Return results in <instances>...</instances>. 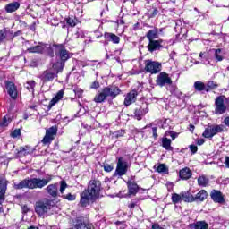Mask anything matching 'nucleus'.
<instances>
[{
    "label": "nucleus",
    "instance_id": "f257e3e1",
    "mask_svg": "<svg viewBox=\"0 0 229 229\" xmlns=\"http://www.w3.org/2000/svg\"><path fill=\"white\" fill-rule=\"evenodd\" d=\"M99 192H101V182L91 180L89 183L88 189L81 194V205L86 207L89 201L98 198Z\"/></svg>",
    "mask_w": 229,
    "mask_h": 229
},
{
    "label": "nucleus",
    "instance_id": "f03ea898",
    "mask_svg": "<svg viewBox=\"0 0 229 229\" xmlns=\"http://www.w3.org/2000/svg\"><path fill=\"white\" fill-rule=\"evenodd\" d=\"M53 177L49 175L47 179H40V178H27L21 181L18 183H14L13 188L16 190L21 189H44L46 185L50 183Z\"/></svg>",
    "mask_w": 229,
    "mask_h": 229
},
{
    "label": "nucleus",
    "instance_id": "7ed1b4c3",
    "mask_svg": "<svg viewBox=\"0 0 229 229\" xmlns=\"http://www.w3.org/2000/svg\"><path fill=\"white\" fill-rule=\"evenodd\" d=\"M121 94V89L115 85H109L102 89L101 91H98L93 101L95 103H105L106 98H111V99H115V97Z\"/></svg>",
    "mask_w": 229,
    "mask_h": 229
},
{
    "label": "nucleus",
    "instance_id": "20e7f679",
    "mask_svg": "<svg viewBox=\"0 0 229 229\" xmlns=\"http://www.w3.org/2000/svg\"><path fill=\"white\" fill-rule=\"evenodd\" d=\"M29 53H38V55H47L50 58H55V50L53 45L39 42L38 45L29 47Z\"/></svg>",
    "mask_w": 229,
    "mask_h": 229
},
{
    "label": "nucleus",
    "instance_id": "39448f33",
    "mask_svg": "<svg viewBox=\"0 0 229 229\" xmlns=\"http://www.w3.org/2000/svg\"><path fill=\"white\" fill-rule=\"evenodd\" d=\"M55 48V57L59 62L65 64L67 60L72 58V53L65 49V45L64 44H53L52 49Z\"/></svg>",
    "mask_w": 229,
    "mask_h": 229
},
{
    "label": "nucleus",
    "instance_id": "423d86ee",
    "mask_svg": "<svg viewBox=\"0 0 229 229\" xmlns=\"http://www.w3.org/2000/svg\"><path fill=\"white\" fill-rule=\"evenodd\" d=\"M226 101V97L225 95H221L216 98L215 99V114L216 115H223V114L226 113L228 106L225 104Z\"/></svg>",
    "mask_w": 229,
    "mask_h": 229
},
{
    "label": "nucleus",
    "instance_id": "0eeeda50",
    "mask_svg": "<svg viewBox=\"0 0 229 229\" xmlns=\"http://www.w3.org/2000/svg\"><path fill=\"white\" fill-rule=\"evenodd\" d=\"M223 131H225L223 125H208L202 133V137L205 139H212L215 135L223 133Z\"/></svg>",
    "mask_w": 229,
    "mask_h": 229
},
{
    "label": "nucleus",
    "instance_id": "6e6552de",
    "mask_svg": "<svg viewBox=\"0 0 229 229\" xmlns=\"http://www.w3.org/2000/svg\"><path fill=\"white\" fill-rule=\"evenodd\" d=\"M145 71L150 74H158L162 71V64L148 59L145 61Z\"/></svg>",
    "mask_w": 229,
    "mask_h": 229
},
{
    "label": "nucleus",
    "instance_id": "1a4fd4ad",
    "mask_svg": "<svg viewBox=\"0 0 229 229\" xmlns=\"http://www.w3.org/2000/svg\"><path fill=\"white\" fill-rule=\"evenodd\" d=\"M128 173V161L124 157H119L114 176H124Z\"/></svg>",
    "mask_w": 229,
    "mask_h": 229
},
{
    "label": "nucleus",
    "instance_id": "9d476101",
    "mask_svg": "<svg viewBox=\"0 0 229 229\" xmlns=\"http://www.w3.org/2000/svg\"><path fill=\"white\" fill-rule=\"evenodd\" d=\"M51 203H53V201L49 199L38 202L35 208L36 214L38 216H44V214H46L47 210L51 208Z\"/></svg>",
    "mask_w": 229,
    "mask_h": 229
},
{
    "label": "nucleus",
    "instance_id": "9b49d317",
    "mask_svg": "<svg viewBox=\"0 0 229 229\" xmlns=\"http://www.w3.org/2000/svg\"><path fill=\"white\" fill-rule=\"evenodd\" d=\"M57 133H58V127L56 125H54L48 128L46 131V135L44 136L42 142L44 144H51V142L54 141L55 139L56 138Z\"/></svg>",
    "mask_w": 229,
    "mask_h": 229
},
{
    "label": "nucleus",
    "instance_id": "f8f14e48",
    "mask_svg": "<svg viewBox=\"0 0 229 229\" xmlns=\"http://www.w3.org/2000/svg\"><path fill=\"white\" fill-rule=\"evenodd\" d=\"M156 83L158 87H165V85H171L173 83V80L169 77V74L162 72L157 75Z\"/></svg>",
    "mask_w": 229,
    "mask_h": 229
},
{
    "label": "nucleus",
    "instance_id": "ddd939ff",
    "mask_svg": "<svg viewBox=\"0 0 229 229\" xmlns=\"http://www.w3.org/2000/svg\"><path fill=\"white\" fill-rule=\"evenodd\" d=\"M55 76H57L56 73H55L50 68L43 72L39 78L44 83H47V81H53L55 80Z\"/></svg>",
    "mask_w": 229,
    "mask_h": 229
},
{
    "label": "nucleus",
    "instance_id": "4468645a",
    "mask_svg": "<svg viewBox=\"0 0 229 229\" xmlns=\"http://www.w3.org/2000/svg\"><path fill=\"white\" fill-rule=\"evenodd\" d=\"M137 96H139V92H137L136 89L129 92L124 99L125 106H130V105L135 103V101H137Z\"/></svg>",
    "mask_w": 229,
    "mask_h": 229
},
{
    "label": "nucleus",
    "instance_id": "2eb2a0df",
    "mask_svg": "<svg viewBox=\"0 0 229 229\" xmlns=\"http://www.w3.org/2000/svg\"><path fill=\"white\" fill-rule=\"evenodd\" d=\"M104 38L106 40L105 46H108V42H112L113 44H119L121 42V38L112 32H106Z\"/></svg>",
    "mask_w": 229,
    "mask_h": 229
},
{
    "label": "nucleus",
    "instance_id": "dca6fc26",
    "mask_svg": "<svg viewBox=\"0 0 229 229\" xmlns=\"http://www.w3.org/2000/svg\"><path fill=\"white\" fill-rule=\"evenodd\" d=\"M163 39L152 40L148 42V49L149 53H154V51H158L162 49Z\"/></svg>",
    "mask_w": 229,
    "mask_h": 229
},
{
    "label": "nucleus",
    "instance_id": "f3484780",
    "mask_svg": "<svg viewBox=\"0 0 229 229\" xmlns=\"http://www.w3.org/2000/svg\"><path fill=\"white\" fill-rule=\"evenodd\" d=\"M211 199L215 203H225V197L223 196V193L219 190H213L210 192Z\"/></svg>",
    "mask_w": 229,
    "mask_h": 229
},
{
    "label": "nucleus",
    "instance_id": "a211bd4d",
    "mask_svg": "<svg viewBox=\"0 0 229 229\" xmlns=\"http://www.w3.org/2000/svg\"><path fill=\"white\" fill-rule=\"evenodd\" d=\"M5 87L7 89V93L9 94L10 98H12V99H16L17 87L15 86V84L12 81H7Z\"/></svg>",
    "mask_w": 229,
    "mask_h": 229
},
{
    "label": "nucleus",
    "instance_id": "6ab92c4d",
    "mask_svg": "<svg viewBox=\"0 0 229 229\" xmlns=\"http://www.w3.org/2000/svg\"><path fill=\"white\" fill-rule=\"evenodd\" d=\"M46 191L52 198H58V183L48 185L46 188Z\"/></svg>",
    "mask_w": 229,
    "mask_h": 229
},
{
    "label": "nucleus",
    "instance_id": "aec40b11",
    "mask_svg": "<svg viewBox=\"0 0 229 229\" xmlns=\"http://www.w3.org/2000/svg\"><path fill=\"white\" fill-rule=\"evenodd\" d=\"M19 8H21V3L12 2L5 5L4 10L7 13H13V12H17Z\"/></svg>",
    "mask_w": 229,
    "mask_h": 229
},
{
    "label": "nucleus",
    "instance_id": "412c9836",
    "mask_svg": "<svg viewBox=\"0 0 229 229\" xmlns=\"http://www.w3.org/2000/svg\"><path fill=\"white\" fill-rule=\"evenodd\" d=\"M70 229H94L92 225L85 224L81 220H76Z\"/></svg>",
    "mask_w": 229,
    "mask_h": 229
},
{
    "label": "nucleus",
    "instance_id": "4be33fe9",
    "mask_svg": "<svg viewBox=\"0 0 229 229\" xmlns=\"http://www.w3.org/2000/svg\"><path fill=\"white\" fill-rule=\"evenodd\" d=\"M64 98V92L62 90L58 91L57 94L51 99L49 102L47 108L48 110H51L58 101H60Z\"/></svg>",
    "mask_w": 229,
    "mask_h": 229
},
{
    "label": "nucleus",
    "instance_id": "5701e85b",
    "mask_svg": "<svg viewBox=\"0 0 229 229\" xmlns=\"http://www.w3.org/2000/svg\"><path fill=\"white\" fill-rule=\"evenodd\" d=\"M15 151H16V157H18V158L26 157V156L30 155V153H31V149H30V147H28V146L21 147V148H17Z\"/></svg>",
    "mask_w": 229,
    "mask_h": 229
},
{
    "label": "nucleus",
    "instance_id": "b1692460",
    "mask_svg": "<svg viewBox=\"0 0 229 229\" xmlns=\"http://www.w3.org/2000/svg\"><path fill=\"white\" fill-rule=\"evenodd\" d=\"M64 67H65V63L58 60L53 64L52 68L50 69L55 73V75H58V72H62L64 71Z\"/></svg>",
    "mask_w": 229,
    "mask_h": 229
},
{
    "label": "nucleus",
    "instance_id": "393cba45",
    "mask_svg": "<svg viewBox=\"0 0 229 229\" xmlns=\"http://www.w3.org/2000/svg\"><path fill=\"white\" fill-rule=\"evenodd\" d=\"M148 112H149V109L148 108V104H143L140 108L135 110L134 114L136 117H138V119H142L143 115L145 114H148Z\"/></svg>",
    "mask_w": 229,
    "mask_h": 229
},
{
    "label": "nucleus",
    "instance_id": "a878e982",
    "mask_svg": "<svg viewBox=\"0 0 229 229\" xmlns=\"http://www.w3.org/2000/svg\"><path fill=\"white\" fill-rule=\"evenodd\" d=\"M179 176L182 180H189L192 176V172L189 167H185L180 170Z\"/></svg>",
    "mask_w": 229,
    "mask_h": 229
},
{
    "label": "nucleus",
    "instance_id": "bb28decb",
    "mask_svg": "<svg viewBox=\"0 0 229 229\" xmlns=\"http://www.w3.org/2000/svg\"><path fill=\"white\" fill-rule=\"evenodd\" d=\"M199 187H208L210 183V179L207 175H199L197 179Z\"/></svg>",
    "mask_w": 229,
    "mask_h": 229
},
{
    "label": "nucleus",
    "instance_id": "cd10ccee",
    "mask_svg": "<svg viewBox=\"0 0 229 229\" xmlns=\"http://www.w3.org/2000/svg\"><path fill=\"white\" fill-rule=\"evenodd\" d=\"M190 228L191 229H208V224L205 221H198L196 223L191 224Z\"/></svg>",
    "mask_w": 229,
    "mask_h": 229
},
{
    "label": "nucleus",
    "instance_id": "c85d7f7f",
    "mask_svg": "<svg viewBox=\"0 0 229 229\" xmlns=\"http://www.w3.org/2000/svg\"><path fill=\"white\" fill-rule=\"evenodd\" d=\"M167 90H169V92H171V94H173L174 96H176V98H182V91H180V89H178V87L174 84H169Z\"/></svg>",
    "mask_w": 229,
    "mask_h": 229
},
{
    "label": "nucleus",
    "instance_id": "c756f323",
    "mask_svg": "<svg viewBox=\"0 0 229 229\" xmlns=\"http://www.w3.org/2000/svg\"><path fill=\"white\" fill-rule=\"evenodd\" d=\"M146 37L148 42L155 40V38H158V29L154 28L153 30H148Z\"/></svg>",
    "mask_w": 229,
    "mask_h": 229
},
{
    "label": "nucleus",
    "instance_id": "7c9ffc66",
    "mask_svg": "<svg viewBox=\"0 0 229 229\" xmlns=\"http://www.w3.org/2000/svg\"><path fill=\"white\" fill-rule=\"evenodd\" d=\"M194 89L197 92H208V88L202 81L194 82Z\"/></svg>",
    "mask_w": 229,
    "mask_h": 229
},
{
    "label": "nucleus",
    "instance_id": "2f4dec72",
    "mask_svg": "<svg viewBox=\"0 0 229 229\" xmlns=\"http://www.w3.org/2000/svg\"><path fill=\"white\" fill-rule=\"evenodd\" d=\"M161 141L164 149H166V151H173V147L171 146V140L169 138L165 136L162 138Z\"/></svg>",
    "mask_w": 229,
    "mask_h": 229
},
{
    "label": "nucleus",
    "instance_id": "473e14b6",
    "mask_svg": "<svg viewBox=\"0 0 229 229\" xmlns=\"http://www.w3.org/2000/svg\"><path fill=\"white\" fill-rule=\"evenodd\" d=\"M208 194L207 193V191L201 190L199 192L196 194L194 197L195 201H205L207 199Z\"/></svg>",
    "mask_w": 229,
    "mask_h": 229
},
{
    "label": "nucleus",
    "instance_id": "72a5a7b5",
    "mask_svg": "<svg viewBox=\"0 0 229 229\" xmlns=\"http://www.w3.org/2000/svg\"><path fill=\"white\" fill-rule=\"evenodd\" d=\"M129 194H136L139 192V185L133 182H127Z\"/></svg>",
    "mask_w": 229,
    "mask_h": 229
},
{
    "label": "nucleus",
    "instance_id": "f704fd0d",
    "mask_svg": "<svg viewBox=\"0 0 229 229\" xmlns=\"http://www.w3.org/2000/svg\"><path fill=\"white\" fill-rule=\"evenodd\" d=\"M182 201H185L186 203H192L195 201L194 195L191 192H182Z\"/></svg>",
    "mask_w": 229,
    "mask_h": 229
},
{
    "label": "nucleus",
    "instance_id": "c9c22d12",
    "mask_svg": "<svg viewBox=\"0 0 229 229\" xmlns=\"http://www.w3.org/2000/svg\"><path fill=\"white\" fill-rule=\"evenodd\" d=\"M160 12L157 7H152L148 10L147 15L149 17V19H153L157 17V15H159Z\"/></svg>",
    "mask_w": 229,
    "mask_h": 229
},
{
    "label": "nucleus",
    "instance_id": "e433bc0d",
    "mask_svg": "<svg viewBox=\"0 0 229 229\" xmlns=\"http://www.w3.org/2000/svg\"><path fill=\"white\" fill-rule=\"evenodd\" d=\"M35 85H37L35 81H29L25 83L24 87L29 90V92H32L33 94L35 92Z\"/></svg>",
    "mask_w": 229,
    "mask_h": 229
},
{
    "label": "nucleus",
    "instance_id": "4c0bfd02",
    "mask_svg": "<svg viewBox=\"0 0 229 229\" xmlns=\"http://www.w3.org/2000/svg\"><path fill=\"white\" fill-rule=\"evenodd\" d=\"M182 199H183L182 193L181 194H178V193L172 194V203H174V205L180 203L182 201Z\"/></svg>",
    "mask_w": 229,
    "mask_h": 229
},
{
    "label": "nucleus",
    "instance_id": "58836bf2",
    "mask_svg": "<svg viewBox=\"0 0 229 229\" xmlns=\"http://www.w3.org/2000/svg\"><path fill=\"white\" fill-rule=\"evenodd\" d=\"M6 189H8V181L0 179V192L6 193Z\"/></svg>",
    "mask_w": 229,
    "mask_h": 229
},
{
    "label": "nucleus",
    "instance_id": "ea45409f",
    "mask_svg": "<svg viewBox=\"0 0 229 229\" xmlns=\"http://www.w3.org/2000/svg\"><path fill=\"white\" fill-rule=\"evenodd\" d=\"M12 123V119L10 118V116H4L2 120V122H0V127L1 128H6V126H8V124H10Z\"/></svg>",
    "mask_w": 229,
    "mask_h": 229
},
{
    "label": "nucleus",
    "instance_id": "a19ab883",
    "mask_svg": "<svg viewBox=\"0 0 229 229\" xmlns=\"http://www.w3.org/2000/svg\"><path fill=\"white\" fill-rule=\"evenodd\" d=\"M215 58L216 62H223V60L225 59V57L221 54V48L215 49Z\"/></svg>",
    "mask_w": 229,
    "mask_h": 229
},
{
    "label": "nucleus",
    "instance_id": "79ce46f5",
    "mask_svg": "<svg viewBox=\"0 0 229 229\" xmlns=\"http://www.w3.org/2000/svg\"><path fill=\"white\" fill-rule=\"evenodd\" d=\"M8 35H10V32L8 30H6L5 29L1 30H0V42L6 40V38H8Z\"/></svg>",
    "mask_w": 229,
    "mask_h": 229
},
{
    "label": "nucleus",
    "instance_id": "37998d69",
    "mask_svg": "<svg viewBox=\"0 0 229 229\" xmlns=\"http://www.w3.org/2000/svg\"><path fill=\"white\" fill-rule=\"evenodd\" d=\"M206 87L208 88V92H210V90H214V89H217V87H219V84H217V82H215L214 81H209L207 82Z\"/></svg>",
    "mask_w": 229,
    "mask_h": 229
},
{
    "label": "nucleus",
    "instance_id": "c03bdc74",
    "mask_svg": "<svg viewBox=\"0 0 229 229\" xmlns=\"http://www.w3.org/2000/svg\"><path fill=\"white\" fill-rule=\"evenodd\" d=\"M178 135H180V133L174 132L173 131H166L165 133V137H171L172 140H174V139H177Z\"/></svg>",
    "mask_w": 229,
    "mask_h": 229
},
{
    "label": "nucleus",
    "instance_id": "a18cd8bd",
    "mask_svg": "<svg viewBox=\"0 0 229 229\" xmlns=\"http://www.w3.org/2000/svg\"><path fill=\"white\" fill-rule=\"evenodd\" d=\"M124 133H126V131L120 130V131H114L113 135L114 137H115V139H120V137H124Z\"/></svg>",
    "mask_w": 229,
    "mask_h": 229
},
{
    "label": "nucleus",
    "instance_id": "49530a36",
    "mask_svg": "<svg viewBox=\"0 0 229 229\" xmlns=\"http://www.w3.org/2000/svg\"><path fill=\"white\" fill-rule=\"evenodd\" d=\"M68 185L67 182H65V181H61L60 182V192L61 194H64L65 192V190L67 189Z\"/></svg>",
    "mask_w": 229,
    "mask_h": 229
},
{
    "label": "nucleus",
    "instance_id": "de8ad7c7",
    "mask_svg": "<svg viewBox=\"0 0 229 229\" xmlns=\"http://www.w3.org/2000/svg\"><path fill=\"white\" fill-rule=\"evenodd\" d=\"M64 199H67L68 201H74L76 199V195H72L68 193L66 195H63Z\"/></svg>",
    "mask_w": 229,
    "mask_h": 229
},
{
    "label": "nucleus",
    "instance_id": "09e8293b",
    "mask_svg": "<svg viewBox=\"0 0 229 229\" xmlns=\"http://www.w3.org/2000/svg\"><path fill=\"white\" fill-rule=\"evenodd\" d=\"M157 173H165V171H167V167H165V165L160 164V165L157 166Z\"/></svg>",
    "mask_w": 229,
    "mask_h": 229
},
{
    "label": "nucleus",
    "instance_id": "8fccbe9b",
    "mask_svg": "<svg viewBox=\"0 0 229 229\" xmlns=\"http://www.w3.org/2000/svg\"><path fill=\"white\" fill-rule=\"evenodd\" d=\"M104 171H106V173H112V171H114V165L108 164L104 165Z\"/></svg>",
    "mask_w": 229,
    "mask_h": 229
},
{
    "label": "nucleus",
    "instance_id": "3c124183",
    "mask_svg": "<svg viewBox=\"0 0 229 229\" xmlns=\"http://www.w3.org/2000/svg\"><path fill=\"white\" fill-rule=\"evenodd\" d=\"M21 135V130L20 129H15L12 133H11V137H13V139H17V137H20Z\"/></svg>",
    "mask_w": 229,
    "mask_h": 229
},
{
    "label": "nucleus",
    "instance_id": "603ef678",
    "mask_svg": "<svg viewBox=\"0 0 229 229\" xmlns=\"http://www.w3.org/2000/svg\"><path fill=\"white\" fill-rule=\"evenodd\" d=\"M100 85H99V81H95L91 83L90 85V89H93L95 90H98V89H99Z\"/></svg>",
    "mask_w": 229,
    "mask_h": 229
},
{
    "label": "nucleus",
    "instance_id": "864d4df0",
    "mask_svg": "<svg viewBox=\"0 0 229 229\" xmlns=\"http://www.w3.org/2000/svg\"><path fill=\"white\" fill-rule=\"evenodd\" d=\"M189 148H190V151L192 153V155H195V153H198V146L190 145Z\"/></svg>",
    "mask_w": 229,
    "mask_h": 229
},
{
    "label": "nucleus",
    "instance_id": "5fc2aeb1",
    "mask_svg": "<svg viewBox=\"0 0 229 229\" xmlns=\"http://www.w3.org/2000/svg\"><path fill=\"white\" fill-rule=\"evenodd\" d=\"M67 24H69V26H71L72 28H74V26H76V21H74V19L72 18H68Z\"/></svg>",
    "mask_w": 229,
    "mask_h": 229
},
{
    "label": "nucleus",
    "instance_id": "6e6d98bb",
    "mask_svg": "<svg viewBox=\"0 0 229 229\" xmlns=\"http://www.w3.org/2000/svg\"><path fill=\"white\" fill-rule=\"evenodd\" d=\"M74 92H75V96H77V98H81V94H83V90H81V89H75Z\"/></svg>",
    "mask_w": 229,
    "mask_h": 229
},
{
    "label": "nucleus",
    "instance_id": "4d7b16f0",
    "mask_svg": "<svg viewBox=\"0 0 229 229\" xmlns=\"http://www.w3.org/2000/svg\"><path fill=\"white\" fill-rule=\"evenodd\" d=\"M157 130H158L157 127H153L152 128V133H153L154 139H157L158 138V134L157 133Z\"/></svg>",
    "mask_w": 229,
    "mask_h": 229
},
{
    "label": "nucleus",
    "instance_id": "13d9d810",
    "mask_svg": "<svg viewBox=\"0 0 229 229\" xmlns=\"http://www.w3.org/2000/svg\"><path fill=\"white\" fill-rule=\"evenodd\" d=\"M4 194L6 193L0 192V205H3V203H4Z\"/></svg>",
    "mask_w": 229,
    "mask_h": 229
},
{
    "label": "nucleus",
    "instance_id": "bf43d9fd",
    "mask_svg": "<svg viewBox=\"0 0 229 229\" xmlns=\"http://www.w3.org/2000/svg\"><path fill=\"white\" fill-rule=\"evenodd\" d=\"M197 144H198V146H203V144H205V140H203V139H199V140H197Z\"/></svg>",
    "mask_w": 229,
    "mask_h": 229
},
{
    "label": "nucleus",
    "instance_id": "052dcab7",
    "mask_svg": "<svg viewBox=\"0 0 229 229\" xmlns=\"http://www.w3.org/2000/svg\"><path fill=\"white\" fill-rule=\"evenodd\" d=\"M152 229H165V228L160 227V225L158 224H154L152 225Z\"/></svg>",
    "mask_w": 229,
    "mask_h": 229
},
{
    "label": "nucleus",
    "instance_id": "680f3d73",
    "mask_svg": "<svg viewBox=\"0 0 229 229\" xmlns=\"http://www.w3.org/2000/svg\"><path fill=\"white\" fill-rule=\"evenodd\" d=\"M224 124H225L227 126V128H229V116H227L224 119Z\"/></svg>",
    "mask_w": 229,
    "mask_h": 229
},
{
    "label": "nucleus",
    "instance_id": "e2e57ef3",
    "mask_svg": "<svg viewBox=\"0 0 229 229\" xmlns=\"http://www.w3.org/2000/svg\"><path fill=\"white\" fill-rule=\"evenodd\" d=\"M137 204L135 202H131V204H129V208H135Z\"/></svg>",
    "mask_w": 229,
    "mask_h": 229
},
{
    "label": "nucleus",
    "instance_id": "0e129e2a",
    "mask_svg": "<svg viewBox=\"0 0 229 229\" xmlns=\"http://www.w3.org/2000/svg\"><path fill=\"white\" fill-rule=\"evenodd\" d=\"M225 164L226 167L229 168V157H225Z\"/></svg>",
    "mask_w": 229,
    "mask_h": 229
},
{
    "label": "nucleus",
    "instance_id": "69168bd1",
    "mask_svg": "<svg viewBox=\"0 0 229 229\" xmlns=\"http://www.w3.org/2000/svg\"><path fill=\"white\" fill-rule=\"evenodd\" d=\"M22 210H23V212L26 214V212H28V210H30V209L28 208L27 206H23V207H22Z\"/></svg>",
    "mask_w": 229,
    "mask_h": 229
},
{
    "label": "nucleus",
    "instance_id": "338daca9",
    "mask_svg": "<svg viewBox=\"0 0 229 229\" xmlns=\"http://www.w3.org/2000/svg\"><path fill=\"white\" fill-rule=\"evenodd\" d=\"M30 67H37V62L32 61V62L30 63Z\"/></svg>",
    "mask_w": 229,
    "mask_h": 229
},
{
    "label": "nucleus",
    "instance_id": "774afa93",
    "mask_svg": "<svg viewBox=\"0 0 229 229\" xmlns=\"http://www.w3.org/2000/svg\"><path fill=\"white\" fill-rule=\"evenodd\" d=\"M194 128H195L194 125L191 124L190 125V131H194Z\"/></svg>",
    "mask_w": 229,
    "mask_h": 229
}]
</instances>
